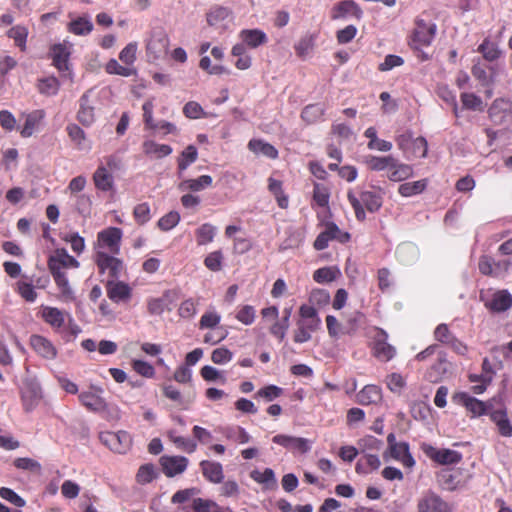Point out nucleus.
Wrapping results in <instances>:
<instances>
[{"label":"nucleus","mask_w":512,"mask_h":512,"mask_svg":"<svg viewBox=\"0 0 512 512\" xmlns=\"http://www.w3.org/2000/svg\"><path fill=\"white\" fill-rule=\"evenodd\" d=\"M37 87L41 94L54 96L60 89V82L54 76L46 77L39 80Z\"/></svg>","instance_id":"864d4df0"},{"label":"nucleus","mask_w":512,"mask_h":512,"mask_svg":"<svg viewBox=\"0 0 512 512\" xmlns=\"http://www.w3.org/2000/svg\"><path fill=\"white\" fill-rule=\"evenodd\" d=\"M242 42L251 49L258 48L268 42L266 33L260 29H243L239 33Z\"/></svg>","instance_id":"393cba45"},{"label":"nucleus","mask_w":512,"mask_h":512,"mask_svg":"<svg viewBox=\"0 0 512 512\" xmlns=\"http://www.w3.org/2000/svg\"><path fill=\"white\" fill-rule=\"evenodd\" d=\"M230 15V10L226 7L215 5L207 13V22L209 25L214 26L219 22L225 20Z\"/></svg>","instance_id":"bf43d9fd"},{"label":"nucleus","mask_w":512,"mask_h":512,"mask_svg":"<svg viewBox=\"0 0 512 512\" xmlns=\"http://www.w3.org/2000/svg\"><path fill=\"white\" fill-rule=\"evenodd\" d=\"M122 238V230L117 227H109L100 231L97 235L100 247L107 248L111 253H118Z\"/></svg>","instance_id":"ddd939ff"},{"label":"nucleus","mask_w":512,"mask_h":512,"mask_svg":"<svg viewBox=\"0 0 512 512\" xmlns=\"http://www.w3.org/2000/svg\"><path fill=\"white\" fill-rule=\"evenodd\" d=\"M315 38L313 34L302 36L294 46L296 55L300 58H305L314 48Z\"/></svg>","instance_id":"603ef678"},{"label":"nucleus","mask_w":512,"mask_h":512,"mask_svg":"<svg viewBox=\"0 0 512 512\" xmlns=\"http://www.w3.org/2000/svg\"><path fill=\"white\" fill-rule=\"evenodd\" d=\"M340 270L336 266L322 267L314 271L313 280L317 283H329L337 279Z\"/></svg>","instance_id":"49530a36"},{"label":"nucleus","mask_w":512,"mask_h":512,"mask_svg":"<svg viewBox=\"0 0 512 512\" xmlns=\"http://www.w3.org/2000/svg\"><path fill=\"white\" fill-rule=\"evenodd\" d=\"M432 512H450V507L439 495L429 491L421 499Z\"/></svg>","instance_id":"e433bc0d"},{"label":"nucleus","mask_w":512,"mask_h":512,"mask_svg":"<svg viewBox=\"0 0 512 512\" xmlns=\"http://www.w3.org/2000/svg\"><path fill=\"white\" fill-rule=\"evenodd\" d=\"M471 73L473 77L480 82V84L484 87H491L494 83V73L489 74L487 72V67L482 64L480 61L475 63L471 69Z\"/></svg>","instance_id":"c03bdc74"},{"label":"nucleus","mask_w":512,"mask_h":512,"mask_svg":"<svg viewBox=\"0 0 512 512\" xmlns=\"http://www.w3.org/2000/svg\"><path fill=\"white\" fill-rule=\"evenodd\" d=\"M45 117V112L41 109L33 110L25 117V122L20 130V135L23 138L31 137L34 132L39 128L42 120Z\"/></svg>","instance_id":"bb28decb"},{"label":"nucleus","mask_w":512,"mask_h":512,"mask_svg":"<svg viewBox=\"0 0 512 512\" xmlns=\"http://www.w3.org/2000/svg\"><path fill=\"white\" fill-rule=\"evenodd\" d=\"M42 318L47 324H49L53 328H60L63 326L65 322L64 313L56 307H43Z\"/></svg>","instance_id":"ea45409f"},{"label":"nucleus","mask_w":512,"mask_h":512,"mask_svg":"<svg viewBox=\"0 0 512 512\" xmlns=\"http://www.w3.org/2000/svg\"><path fill=\"white\" fill-rule=\"evenodd\" d=\"M40 399L41 394L35 388L23 390L21 393L23 407L27 412L31 411L34 407H36Z\"/></svg>","instance_id":"4d7b16f0"},{"label":"nucleus","mask_w":512,"mask_h":512,"mask_svg":"<svg viewBox=\"0 0 512 512\" xmlns=\"http://www.w3.org/2000/svg\"><path fill=\"white\" fill-rule=\"evenodd\" d=\"M192 508L195 512H232L229 508H222L216 502L208 499L196 498Z\"/></svg>","instance_id":"de8ad7c7"},{"label":"nucleus","mask_w":512,"mask_h":512,"mask_svg":"<svg viewBox=\"0 0 512 512\" xmlns=\"http://www.w3.org/2000/svg\"><path fill=\"white\" fill-rule=\"evenodd\" d=\"M203 477L214 484H219L224 479L222 464L216 461L202 460L199 463Z\"/></svg>","instance_id":"412c9836"},{"label":"nucleus","mask_w":512,"mask_h":512,"mask_svg":"<svg viewBox=\"0 0 512 512\" xmlns=\"http://www.w3.org/2000/svg\"><path fill=\"white\" fill-rule=\"evenodd\" d=\"M427 179H421L413 182H405L398 187V193L403 197H412L421 194L427 188Z\"/></svg>","instance_id":"58836bf2"},{"label":"nucleus","mask_w":512,"mask_h":512,"mask_svg":"<svg viewBox=\"0 0 512 512\" xmlns=\"http://www.w3.org/2000/svg\"><path fill=\"white\" fill-rule=\"evenodd\" d=\"M172 147L167 144H159L153 140H146L143 143V152L146 155L155 156L156 158H163L172 153Z\"/></svg>","instance_id":"a19ab883"},{"label":"nucleus","mask_w":512,"mask_h":512,"mask_svg":"<svg viewBox=\"0 0 512 512\" xmlns=\"http://www.w3.org/2000/svg\"><path fill=\"white\" fill-rule=\"evenodd\" d=\"M95 263L100 273H107L111 279L119 278L123 270V262L103 251H97L95 254Z\"/></svg>","instance_id":"9d476101"},{"label":"nucleus","mask_w":512,"mask_h":512,"mask_svg":"<svg viewBox=\"0 0 512 512\" xmlns=\"http://www.w3.org/2000/svg\"><path fill=\"white\" fill-rule=\"evenodd\" d=\"M436 34V25L431 22H426L423 19L417 18L415 20V28L411 36V47L414 50H420L423 47H428Z\"/></svg>","instance_id":"0eeeda50"},{"label":"nucleus","mask_w":512,"mask_h":512,"mask_svg":"<svg viewBox=\"0 0 512 512\" xmlns=\"http://www.w3.org/2000/svg\"><path fill=\"white\" fill-rule=\"evenodd\" d=\"M272 441L290 451H297L301 454H305L310 450L309 441L302 437L277 434L272 438Z\"/></svg>","instance_id":"2eb2a0df"},{"label":"nucleus","mask_w":512,"mask_h":512,"mask_svg":"<svg viewBox=\"0 0 512 512\" xmlns=\"http://www.w3.org/2000/svg\"><path fill=\"white\" fill-rule=\"evenodd\" d=\"M414 175V169L411 165L400 162L394 157V161L386 173V177L393 182L405 181Z\"/></svg>","instance_id":"aec40b11"},{"label":"nucleus","mask_w":512,"mask_h":512,"mask_svg":"<svg viewBox=\"0 0 512 512\" xmlns=\"http://www.w3.org/2000/svg\"><path fill=\"white\" fill-rule=\"evenodd\" d=\"M93 23L89 17H78L68 23L67 30L78 36H86L93 30Z\"/></svg>","instance_id":"c9c22d12"},{"label":"nucleus","mask_w":512,"mask_h":512,"mask_svg":"<svg viewBox=\"0 0 512 512\" xmlns=\"http://www.w3.org/2000/svg\"><path fill=\"white\" fill-rule=\"evenodd\" d=\"M394 161V157L392 155L387 156H375V155H367L364 158V163L367 168L374 172L385 171L388 172L391 163Z\"/></svg>","instance_id":"2f4dec72"},{"label":"nucleus","mask_w":512,"mask_h":512,"mask_svg":"<svg viewBox=\"0 0 512 512\" xmlns=\"http://www.w3.org/2000/svg\"><path fill=\"white\" fill-rule=\"evenodd\" d=\"M389 451L391 457L401 462L405 467L411 468L415 465V460L409 451L407 442H399L397 445H393Z\"/></svg>","instance_id":"7c9ffc66"},{"label":"nucleus","mask_w":512,"mask_h":512,"mask_svg":"<svg viewBox=\"0 0 512 512\" xmlns=\"http://www.w3.org/2000/svg\"><path fill=\"white\" fill-rule=\"evenodd\" d=\"M329 199H330L329 189L320 183H314L313 184V201L319 207L324 208L329 205Z\"/></svg>","instance_id":"13d9d810"},{"label":"nucleus","mask_w":512,"mask_h":512,"mask_svg":"<svg viewBox=\"0 0 512 512\" xmlns=\"http://www.w3.org/2000/svg\"><path fill=\"white\" fill-rule=\"evenodd\" d=\"M235 318L244 325H251L256 318V310L252 305H243L239 307Z\"/></svg>","instance_id":"0e129e2a"},{"label":"nucleus","mask_w":512,"mask_h":512,"mask_svg":"<svg viewBox=\"0 0 512 512\" xmlns=\"http://www.w3.org/2000/svg\"><path fill=\"white\" fill-rule=\"evenodd\" d=\"M248 149L255 154H262L270 159H276L278 157V150L261 139H251L248 142Z\"/></svg>","instance_id":"f704fd0d"},{"label":"nucleus","mask_w":512,"mask_h":512,"mask_svg":"<svg viewBox=\"0 0 512 512\" xmlns=\"http://www.w3.org/2000/svg\"><path fill=\"white\" fill-rule=\"evenodd\" d=\"M398 148L404 156L410 158H425L428 153V143L424 137L413 138L411 132H404L395 138Z\"/></svg>","instance_id":"39448f33"},{"label":"nucleus","mask_w":512,"mask_h":512,"mask_svg":"<svg viewBox=\"0 0 512 512\" xmlns=\"http://www.w3.org/2000/svg\"><path fill=\"white\" fill-rule=\"evenodd\" d=\"M198 158V152L194 145H188L177 159V174L182 177L183 172Z\"/></svg>","instance_id":"473e14b6"},{"label":"nucleus","mask_w":512,"mask_h":512,"mask_svg":"<svg viewBox=\"0 0 512 512\" xmlns=\"http://www.w3.org/2000/svg\"><path fill=\"white\" fill-rule=\"evenodd\" d=\"M170 40L163 30L153 31L147 44L146 53L152 60H158L167 54Z\"/></svg>","instance_id":"1a4fd4ad"},{"label":"nucleus","mask_w":512,"mask_h":512,"mask_svg":"<svg viewBox=\"0 0 512 512\" xmlns=\"http://www.w3.org/2000/svg\"><path fill=\"white\" fill-rule=\"evenodd\" d=\"M455 398L471 413V417H479L487 413L485 402L470 396L466 392L456 394Z\"/></svg>","instance_id":"6ab92c4d"},{"label":"nucleus","mask_w":512,"mask_h":512,"mask_svg":"<svg viewBox=\"0 0 512 512\" xmlns=\"http://www.w3.org/2000/svg\"><path fill=\"white\" fill-rule=\"evenodd\" d=\"M216 234V227L210 223H204L195 231L198 245H206L213 241Z\"/></svg>","instance_id":"8fccbe9b"},{"label":"nucleus","mask_w":512,"mask_h":512,"mask_svg":"<svg viewBox=\"0 0 512 512\" xmlns=\"http://www.w3.org/2000/svg\"><path fill=\"white\" fill-rule=\"evenodd\" d=\"M99 438L111 451L119 454H123L128 451L132 444V439L126 431L102 432L100 433Z\"/></svg>","instance_id":"6e6552de"},{"label":"nucleus","mask_w":512,"mask_h":512,"mask_svg":"<svg viewBox=\"0 0 512 512\" xmlns=\"http://www.w3.org/2000/svg\"><path fill=\"white\" fill-rule=\"evenodd\" d=\"M299 318L293 331V341L302 344L312 339V334L321 329L322 321L316 308L302 304L298 310Z\"/></svg>","instance_id":"f03ea898"},{"label":"nucleus","mask_w":512,"mask_h":512,"mask_svg":"<svg viewBox=\"0 0 512 512\" xmlns=\"http://www.w3.org/2000/svg\"><path fill=\"white\" fill-rule=\"evenodd\" d=\"M223 253L221 250H216L209 253L204 259V265L207 269L213 272H218L222 269Z\"/></svg>","instance_id":"69168bd1"},{"label":"nucleus","mask_w":512,"mask_h":512,"mask_svg":"<svg viewBox=\"0 0 512 512\" xmlns=\"http://www.w3.org/2000/svg\"><path fill=\"white\" fill-rule=\"evenodd\" d=\"M7 36L14 40V43L21 51L26 50V41L28 37V30L25 26L16 25L10 28Z\"/></svg>","instance_id":"3c124183"},{"label":"nucleus","mask_w":512,"mask_h":512,"mask_svg":"<svg viewBox=\"0 0 512 512\" xmlns=\"http://www.w3.org/2000/svg\"><path fill=\"white\" fill-rule=\"evenodd\" d=\"M89 91L85 92L79 100L77 120L84 126H90L95 121L94 107L90 103Z\"/></svg>","instance_id":"a878e982"},{"label":"nucleus","mask_w":512,"mask_h":512,"mask_svg":"<svg viewBox=\"0 0 512 512\" xmlns=\"http://www.w3.org/2000/svg\"><path fill=\"white\" fill-rule=\"evenodd\" d=\"M62 240L69 243L72 251L77 255H80L85 250V240L76 232L65 234Z\"/></svg>","instance_id":"e2e57ef3"},{"label":"nucleus","mask_w":512,"mask_h":512,"mask_svg":"<svg viewBox=\"0 0 512 512\" xmlns=\"http://www.w3.org/2000/svg\"><path fill=\"white\" fill-rule=\"evenodd\" d=\"M382 339H377L373 347V355L380 361L388 362L396 355V349L394 346L389 344L387 339V333L384 330H380Z\"/></svg>","instance_id":"5701e85b"},{"label":"nucleus","mask_w":512,"mask_h":512,"mask_svg":"<svg viewBox=\"0 0 512 512\" xmlns=\"http://www.w3.org/2000/svg\"><path fill=\"white\" fill-rule=\"evenodd\" d=\"M512 306V296L506 290L497 291L492 299L485 302V307L492 312L500 313Z\"/></svg>","instance_id":"b1692460"},{"label":"nucleus","mask_w":512,"mask_h":512,"mask_svg":"<svg viewBox=\"0 0 512 512\" xmlns=\"http://www.w3.org/2000/svg\"><path fill=\"white\" fill-rule=\"evenodd\" d=\"M122 168V161L116 155H107L99 160L98 166L92 175L95 188L102 192H109L115 188V173Z\"/></svg>","instance_id":"7ed1b4c3"},{"label":"nucleus","mask_w":512,"mask_h":512,"mask_svg":"<svg viewBox=\"0 0 512 512\" xmlns=\"http://www.w3.org/2000/svg\"><path fill=\"white\" fill-rule=\"evenodd\" d=\"M78 398L83 406L93 412L104 409L106 405L104 399L92 391H83Z\"/></svg>","instance_id":"72a5a7b5"},{"label":"nucleus","mask_w":512,"mask_h":512,"mask_svg":"<svg viewBox=\"0 0 512 512\" xmlns=\"http://www.w3.org/2000/svg\"><path fill=\"white\" fill-rule=\"evenodd\" d=\"M362 10L360 6L353 0H343L335 4L331 10V18L333 20L354 17L360 19Z\"/></svg>","instance_id":"dca6fc26"},{"label":"nucleus","mask_w":512,"mask_h":512,"mask_svg":"<svg viewBox=\"0 0 512 512\" xmlns=\"http://www.w3.org/2000/svg\"><path fill=\"white\" fill-rule=\"evenodd\" d=\"M488 115L495 125L510 122L512 120V102L504 98L495 99L488 110Z\"/></svg>","instance_id":"9b49d317"},{"label":"nucleus","mask_w":512,"mask_h":512,"mask_svg":"<svg viewBox=\"0 0 512 512\" xmlns=\"http://www.w3.org/2000/svg\"><path fill=\"white\" fill-rule=\"evenodd\" d=\"M221 316L216 311H206L200 318V329H213L219 325Z\"/></svg>","instance_id":"774afa93"},{"label":"nucleus","mask_w":512,"mask_h":512,"mask_svg":"<svg viewBox=\"0 0 512 512\" xmlns=\"http://www.w3.org/2000/svg\"><path fill=\"white\" fill-rule=\"evenodd\" d=\"M131 367L134 372L145 378H153L156 374L152 364L144 360L134 359L131 361Z\"/></svg>","instance_id":"052dcab7"},{"label":"nucleus","mask_w":512,"mask_h":512,"mask_svg":"<svg viewBox=\"0 0 512 512\" xmlns=\"http://www.w3.org/2000/svg\"><path fill=\"white\" fill-rule=\"evenodd\" d=\"M438 357L425 372L424 378L430 383H438L443 380L450 369V362L446 358V353L438 352Z\"/></svg>","instance_id":"4468645a"},{"label":"nucleus","mask_w":512,"mask_h":512,"mask_svg":"<svg viewBox=\"0 0 512 512\" xmlns=\"http://www.w3.org/2000/svg\"><path fill=\"white\" fill-rule=\"evenodd\" d=\"M47 266L61 294L64 297H71L73 291L64 270L78 268L80 266L79 261L69 255L65 248H57L48 258Z\"/></svg>","instance_id":"f257e3e1"},{"label":"nucleus","mask_w":512,"mask_h":512,"mask_svg":"<svg viewBox=\"0 0 512 512\" xmlns=\"http://www.w3.org/2000/svg\"><path fill=\"white\" fill-rule=\"evenodd\" d=\"M325 114V108L316 103L305 106L301 112V119L308 125L320 121Z\"/></svg>","instance_id":"4c0bfd02"},{"label":"nucleus","mask_w":512,"mask_h":512,"mask_svg":"<svg viewBox=\"0 0 512 512\" xmlns=\"http://www.w3.org/2000/svg\"><path fill=\"white\" fill-rule=\"evenodd\" d=\"M225 436L227 439H230L239 444L248 443L251 439V436L247 433V431L241 427L236 426L233 428H228L225 432Z\"/></svg>","instance_id":"338daca9"},{"label":"nucleus","mask_w":512,"mask_h":512,"mask_svg":"<svg viewBox=\"0 0 512 512\" xmlns=\"http://www.w3.org/2000/svg\"><path fill=\"white\" fill-rule=\"evenodd\" d=\"M380 466L381 461L377 455L366 453L358 460L355 470L357 473L367 474L371 470H377Z\"/></svg>","instance_id":"79ce46f5"},{"label":"nucleus","mask_w":512,"mask_h":512,"mask_svg":"<svg viewBox=\"0 0 512 512\" xmlns=\"http://www.w3.org/2000/svg\"><path fill=\"white\" fill-rule=\"evenodd\" d=\"M32 349L41 357L52 360L57 356V350L53 343L41 335H32L30 337Z\"/></svg>","instance_id":"a211bd4d"},{"label":"nucleus","mask_w":512,"mask_h":512,"mask_svg":"<svg viewBox=\"0 0 512 512\" xmlns=\"http://www.w3.org/2000/svg\"><path fill=\"white\" fill-rule=\"evenodd\" d=\"M66 131L69 138L77 146V148L82 149L86 140V134L84 130L77 124L71 123L67 125Z\"/></svg>","instance_id":"680f3d73"},{"label":"nucleus","mask_w":512,"mask_h":512,"mask_svg":"<svg viewBox=\"0 0 512 512\" xmlns=\"http://www.w3.org/2000/svg\"><path fill=\"white\" fill-rule=\"evenodd\" d=\"M107 295L113 302L125 301L131 297V288L124 282L108 281Z\"/></svg>","instance_id":"c85d7f7f"},{"label":"nucleus","mask_w":512,"mask_h":512,"mask_svg":"<svg viewBox=\"0 0 512 512\" xmlns=\"http://www.w3.org/2000/svg\"><path fill=\"white\" fill-rule=\"evenodd\" d=\"M188 459L184 456H162L160 464L167 477H174L183 473L188 466Z\"/></svg>","instance_id":"f3484780"},{"label":"nucleus","mask_w":512,"mask_h":512,"mask_svg":"<svg viewBox=\"0 0 512 512\" xmlns=\"http://www.w3.org/2000/svg\"><path fill=\"white\" fill-rule=\"evenodd\" d=\"M477 51L483 55V58L489 62L497 60L501 52L498 46L490 41L489 38H485L483 42L478 46Z\"/></svg>","instance_id":"09e8293b"},{"label":"nucleus","mask_w":512,"mask_h":512,"mask_svg":"<svg viewBox=\"0 0 512 512\" xmlns=\"http://www.w3.org/2000/svg\"><path fill=\"white\" fill-rule=\"evenodd\" d=\"M425 454L434 462L440 465L458 464L462 460V454L451 449H437L433 446L424 448Z\"/></svg>","instance_id":"f8f14e48"},{"label":"nucleus","mask_w":512,"mask_h":512,"mask_svg":"<svg viewBox=\"0 0 512 512\" xmlns=\"http://www.w3.org/2000/svg\"><path fill=\"white\" fill-rule=\"evenodd\" d=\"M70 50L64 44H55L51 48V58L53 61V65L60 71L69 70V60Z\"/></svg>","instance_id":"cd10ccee"},{"label":"nucleus","mask_w":512,"mask_h":512,"mask_svg":"<svg viewBox=\"0 0 512 512\" xmlns=\"http://www.w3.org/2000/svg\"><path fill=\"white\" fill-rule=\"evenodd\" d=\"M491 420L497 425L499 433L504 437L512 436V425L505 411L497 410L491 413Z\"/></svg>","instance_id":"37998d69"},{"label":"nucleus","mask_w":512,"mask_h":512,"mask_svg":"<svg viewBox=\"0 0 512 512\" xmlns=\"http://www.w3.org/2000/svg\"><path fill=\"white\" fill-rule=\"evenodd\" d=\"M167 436L179 449L187 453H193L197 449V443L194 440L178 436L174 431H169Z\"/></svg>","instance_id":"5fc2aeb1"},{"label":"nucleus","mask_w":512,"mask_h":512,"mask_svg":"<svg viewBox=\"0 0 512 512\" xmlns=\"http://www.w3.org/2000/svg\"><path fill=\"white\" fill-rule=\"evenodd\" d=\"M308 301V306L316 309L326 307L331 301L330 293L325 289L315 288L310 292Z\"/></svg>","instance_id":"a18cd8bd"},{"label":"nucleus","mask_w":512,"mask_h":512,"mask_svg":"<svg viewBox=\"0 0 512 512\" xmlns=\"http://www.w3.org/2000/svg\"><path fill=\"white\" fill-rule=\"evenodd\" d=\"M347 199L354 209L358 221L366 219V211L375 213L380 210L383 204L382 194L376 190H363L358 194L348 191Z\"/></svg>","instance_id":"20e7f679"},{"label":"nucleus","mask_w":512,"mask_h":512,"mask_svg":"<svg viewBox=\"0 0 512 512\" xmlns=\"http://www.w3.org/2000/svg\"><path fill=\"white\" fill-rule=\"evenodd\" d=\"M382 400V390L374 384L365 385L356 395V402L360 405H376Z\"/></svg>","instance_id":"4be33fe9"},{"label":"nucleus","mask_w":512,"mask_h":512,"mask_svg":"<svg viewBox=\"0 0 512 512\" xmlns=\"http://www.w3.org/2000/svg\"><path fill=\"white\" fill-rule=\"evenodd\" d=\"M212 183L213 179L211 176L201 175L198 178L182 180L178 185V189L180 191L199 192L210 187Z\"/></svg>","instance_id":"c756f323"},{"label":"nucleus","mask_w":512,"mask_h":512,"mask_svg":"<svg viewBox=\"0 0 512 512\" xmlns=\"http://www.w3.org/2000/svg\"><path fill=\"white\" fill-rule=\"evenodd\" d=\"M324 227V231L319 233L313 243V248L317 251L326 249L329 246V242L332 240L345 244L351 239V235L348 232L342 231L337 224L332 221L326 222Z\"/></svg>","instance_id":"423d86ee"},{"label":"nucleus","mask_w":512,"mask_h":512,"mask_svg":"<svg viewBox=\"0 0 512 512\" xmlns=\"http://www.w3.org/2000/svg\"><path fill=\"white\" fill-rule=\"evenodd\" d=\"M156 476L157 472L155 466L151 463H147L139 467L136 474V481L141 485H145L152 482Z\"/></svg>","instance_id":"6e6d98bb"}]
</instances>
